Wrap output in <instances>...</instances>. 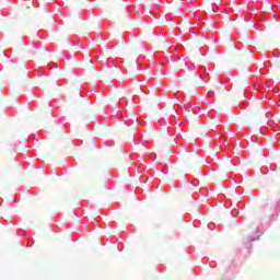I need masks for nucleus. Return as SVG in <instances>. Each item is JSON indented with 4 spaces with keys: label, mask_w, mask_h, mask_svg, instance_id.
<instances>
[{
    "label": "nucleus",
    "mask_w": 280,
    "mask_h": 280,
    "mask_svg": "<svg viewBox=\"0 0 280 280\" xmlns=\"http://www.w3.org/2000/svg\"><path fill=\"white\" fill-rule=\"evenodd\" d=\"M59 40H62V34L58 35Z\"/></svg>",
    "instance_id": "f03ea898"
},
{
    "label": "nucleus",
    "mask_w": 280,
    "mask_h": 280,
    "mask_svg": "<svg viewBox=\"0 0 280 280\" xmlns=\"http://www.w3.org/2000/svg\"><path fill=\"white\" fill-rule=\"evenodd\" d=\"M238 86H248V81H241Z\"/></svg>",
    "instance_id": "f257e3e1"
}]
</instances>
